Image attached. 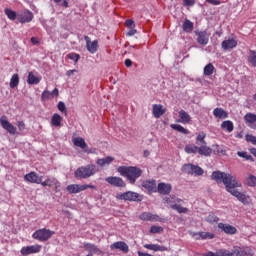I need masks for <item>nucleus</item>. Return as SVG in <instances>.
I'll list each match as a JSON object with an SVG mask.
<instances>
[{
    "instance_id": "obj_1",
    "label": "nucleus",
    "mask_w": 256,
    "mask_h": 256,
    "mask_svg": "<svg viewBox=\"0 0 256 256\" xmlns=\"http://www.w3.org/2000/svg\"><path fill=\"white\" fill-rule=\"evenodd\" d=\"M211 178L216 181V183L222 182L223 185H225L227 193H230V195L236 197L240 203L243 205H251V196L237 190L243 187V184L237 179V177L231 175L230 173L214 171Z\"/></svg>"
},
{
    "instance_id": "obj_2",
    "label": "nucleus",
    "mask_w": 256,
    "mask_h": 256,
    "mask_svg": "<svg viewBox=\"0 0 256 256\" xmlns=\"http://www.w3.org/2000/svg\"><path fill=\"white\" fill-rule=\"evenodd\" d=\"M118 173H120L122 177H126L131 185H135L137 179L143 175V170L135 166H120L118 167Z\"/></svg>"
},
{
    "instance_id": "obj_3",
    "label": "nucleus",
    "mask_w": 256,
    "mask_h": 256,
    "mask_svg": "<svg viewBox=\"0 0 256 256\" xmlns=\"http://www.w3.org/2000/svg\"><path fill=\"white\" fill-rule=\"evenodd\" d=\"M99 169L95 164H88L86 166H81L74 172L76 179H89L93 177L95 173H98Z\"/></svg>"
},
{
    "instance_id": "obj_4",
    "label": "nucleus",
    "mask_w": 256,
    "mask_h": 256,
    "mask_svg": "<svg viewBox=\"0 0 256 256\" xmlns=\"http://www.w3.org/2000/svg\"><path fill=\"white\" fill-rule=\"evenodd\" d=\"M53 235H55L54 231L42 228V229L36 230L32 234V238L36 239L37 241H41L42 243H45V241H49V238L53 237Z\"/></svg>"
},
{
    "instance_id": "obj_5",
    "label": "nucleus",
    "mask_w": 256,
    "mask_h": 256,
    "mask_svg": "<svg viewBox=\"0 0 256 256\" xmlns=\"http://www.w3.org/2000/svg\"><path fill=\"white\" fill-rule=\"evenodd\" d=\"M182 172L186 173L187 175H195L196 177L201 176L203 175V173H205L203 171V168L192 163L184 164L182 166Z\"/></svg>"
},
{
    "instance_id": "obj_6",
    "label": "nucleus",
    "mask_w": 256,
    "mask_h": 256,
    "mask_svg": "<svg viewBox=\"0 0 256 256\" xmlns=\"http://www.w3.org/2000/svg\"><path fill=\"white\" fill-rule=\"evenodd\" d=\"M118 199L121 201H135L137 203L143 201V195L133 192V191H127L120 195H118Z\"/></svg>"
},
{
    "instance_id": "obj_7",
    "label": "nucleus",
    "mask_w": 256,
    "mask_h": 256,
    "mask_svg": "<svg viewBox=\"0 0 256 256\" xmlns=\"http://www.w3.org/2000/svg\"><path fill=\"white\" fill-rule=\"evenodd\" d=\"M0 125L2 129L7 131V133H9L10 135H17V127L9 122L7 116L3 115L0 117Z\"/></svg>"
},
{
    "instance_id": "obj_8",
    "label": "nucleus",
    "mask_w": 256,
    "mask_h": 256,
    "mask_svg": "<svg viewBox=\"0 0 256 256\" xmlns=\"http://www.w3.org/2000/svg\"><path fill=\"white\" fill-rule=\"evenodd\" d=\"M43 246L36 244L31 246H24L21 248L20 253L23 256L34 255L35 253H41V249Z\"/></svg>"
},
{
    "instance_id": "obj_9",
    "label": "nucleus",
    "mask_w": 256,
    "mask_h": 256,
    "mask_svg": "<svg viewBox=\"0 0 256 256\" xmlns=\"http://www.w3.org/2000/svg\"><path fill=\"white\" fill-rule=\"evenodd\" d=\"M17 21L22 24L31 23V21H33V12L26 10L17 14Z\"/></svg>"
},
{
    "instance_id": "obj_10",
    "label": "nucleus",
    "mask_w": 256,
    "mask_h": 256,
    "mask_svg": "<svg viewBox=\"0 0 256 256\" xmlns=\"http://www.w3.org/2000/svg\"><path fill=\"white\" fill-rule=\"evenodd\" d=\"M106 183H109V185H112V187H125V181L121 177L117 176H110L105 178Z\"/></svg>"
},
{
    "instance_id": "obj_11",
    "label": "nucleus",
    "mask_w": 256,
    "mask_h": 256,
    "mask_svg": "<svg viewBox=\"0 0 256 256\" xmlns=\"http://www.w3.org/2000/svg\"><path fill=\"white\" fill-rule=\"evenodd\" d=\"M196 41L199 45H207L209 43V34L207 31H195Z\"/></svg>"
},
{
    "instance_id": "obj_12",
    "label": "nucleus",
    "mask_w": 256,
    "mask_h": 256,
    "mask_svg": "<svg viewBox=\"0 0 256 256\" xmlns=\"http://www.w3.org/2000/svg\"><path fill=\"white\" fill-rule=\"evenodd\" d=\"M25 181L28 183H35L36 185H41V181H43V176L37 175L35 172H30L24 176Z\"/></svg>"
},
{
    "instance_id": "obj_13",
    "label": "nucleus",
    "mask_w": 256,
    "mask_h": 256,
    "mask_svg": "<svg viewBox=\"0 0 256 256\" xmlns=\"http://www.w3.org/2000/svg\"><path fill=\"white\" fill-rule=\"evenodd\" d=\"M84 249L91 255H103V251L94 243H84Z\"/></svg>"
},
{
    "instance_id": "obj_14",
    "label": "nucleus",
    "mask_w": 256,
    "mask_h": 256,
    "mask_svg": "<svg viewBox=\"0 0 256 256\" xmlns=\"http://www.w3.org/2000/svg\"><path fill=\"white\" fill-rule=\"evenodd\" d=\"M86 41V48L88 49L89 53L95 54L97 49H99V41L94 40L91 42V38L89 36H85Z\"/></svg>"
},
{
    "instance_id": "obj_15",
    "label": "nucleus",
    "mask_w": 256,
    "mask_h": 256,
    "mask_svg": "<svg viewBox=\"0 0 256 256\" xmlns=\"http://www.w3.org/2000/svg\"><path fill=\"white\" fill-rule=\"evenodd\" d=\"M172 189H173V187L171 186V184L161 182L158 184L156 191H158V193H160V195H169V193H171Z\"/></svg>"
},
{
    "instance_id": "obj_16",
    "label": "nucleus",
    "mask_w": 256,
    "mask_h": 256,
    "mask_svg": "<svg viewBox=\"0 0 256 256\" xmlns=\"http://www.w3.org/2000/svg\"><path fill=\"white\" fill-rule=\"evenodd\" d=\"M142 187L149 193H157V182L155 180H146L142 182Z\"/></svg>"
},
{
    "instance_id": "obj_17",
    "label": "nucleus",
    "mask_w": 256,
    "mask_h": 256,
    "mask_svg": "<svg viewBox=\"0 0 256 256\" xmlns=\"http://www.w3.org/2000/svg\"><path fill=\"white\" fill-rule=\"evenodd\" d=\"M110 249H119L122 253H129V245L123 241L114 242L110 245Z\"/></svg>"
},
{
    "instance_id": "obj_18",
    "label": "nucleus",
    "mask_w": 256,
    "mask_h": 256,
    "mask_svg": "<svg viewBox=\"0 0 256 256\" xmlns=\"http://www.w3.org/2000/svg\"><path fill=\"white\" fill-rule=\"evenodd\" d=\"M218 228L221 229V231H224L227 235H235V233H237V228L229 224L219 223Z\"/></svg>"
},
{
    "instance_id": "obj_19",
    "label": "nucleus",
    "mask_w": 256,
    "mask_h": 256,
    "mask_svg": "<svg viewBox=\"0 0 256 256\" xmlns=\"http://www.w3.org/2000/svg\"><path fill=\"white\" fill-rule=\"evenodd\" d=\"M198 153L199 155H203L204 157H211L213 149L207 146V144H200L198 145Z\"/></svg>"
},
{
    "instance_id": "obj_20",
    "label": "nucleus",
    "mask_w": 256,
    "mask_h": 256,
    "mask_svg": "<svg viewBox=\"0 0 256 256\" xmlns=\"http://www.w3.org/2000/svg\"><path fill=\"white\" fill-rule=\"evenodd\" d=\"M42 187H60L59 181L54 177H48L45 181L41 180Z\"/></svg>"
},
{
    "instance_id": "obj_21",
    "label": "nucleus",
    "mask_w": 256,
    "mask_h": 256,
    "mask_svg": "<svg viewBox=\"0 0 256 256\" xmlns=\"http://www.w3.org/2000/svg\"><path fill=\"white\" fill-rule=\"evenodd\" d=\"M27 83L28 85H39L41 83V76L34 72H29L28 73V78H27Z\"/></svg>"
},
{
    "instance_id": "obj_22",
    "label": "nucleus",
    "mask_w": 256,
    "mask_h": 256,
    "mask_svg": "<svg viewBox=\"0 0 256 256\" xmlns=\"http://www.w3.org/2000/svg\"><path fill=\"white\" fill-rule=\"evenodd\" d=\"M142 221H161L159 215H155L149 212H144L140 215Z\"/></svg>"
},
{
    "instance_id": "obj_23",
    "label": "nucleus",
    "mask_w": 256,
    "mask_h": 256,
    "mask_svg": "<svg viewBox=\"0 0 256 256\" xmlns=\"http://www.w3.org/2000/svg\"><path fill=\"white\" fill-rule=\"evenodd\" d=\"M235 47H237V40L234 38L224 40L222 42V49H224L225 51L229 49H235Z\"/></svg>"
},
{
    "instance_id": "obj_24",
    "label": "nucleus",
    "mask_w": 256,
    "mask_h": 256,
    "mask_svg": "<svg viewBox=\"0 0 256 256\" xmlns=\"http://www.w3.org/2000/svg\"><path fill=\"white\" fill-rule=\"evenodd\" d=\"M53 97H59V89L55 88L52 92H49V90H45L42 93V100L43 101L53 99Z\"/></svg>"
},
{
    "instance_id": "obj_25",
    "label": "nucleus",
    "mask_w": 256,
    "mask_h": 256,
    "mask_svg": "<svg viewBox=\"0 0 256 256\" xmlns=\"http://www.w3.org/2000/svg\"><path fill=\"white\" fill-rule=\"evenodd\" d=\"M144 248L149 249L150 251H169V247L159 244H145Z\"/></svg>"
},
{
    "instance_id": "obj_26",
    "label": "nucleus",
    "mask_w": 256,
    "mask_h": 256,
    "mask_svg": "<svg viewBox=\"0 0 256 256\" xmlns=\"http://www.w3.org/2000/svg\"><path fill=\"white\" fill-rule=\"evenodd\" d=\"M213 115L216 119H227V117H229V113H227L223 108H215L213 110Z\"/></svg>"
},
{
    "instance_id": "obj_27",
    "label": "nucleus",
    "mask_w": 256,
    "mask_h": 256,
    "mask_svg": "<svg viewBox=\"0 0 256 256\" xmlns=\"http://www.w3.org/2000/svg\"><path fill=\"white\" fill-rule=\"evenodd\" d=\"M234 256H253V252L249 248L241 249L234 247Z\"/></svg>"
},
{
    "instance_id": "obj_28",
    "label": "nucleus",
    "mask_w": 256,
    "mask_h": 256,
    "mask_svg": "<svg viewBox=\"0 0 256 256\" xmlns=\"http://www.w3.org/2000/svg\"><path fill=\"white\" fill-rule=\"evenodd\" d=\"M153 115L156 119H159L162 115H165V109H163V105L154 104L153 105Z\"/></svg>"
},
{
    "instance_id": "obj_29",
    "label": "nucleus",
    "mask_w": 256,
    "mask_h": 256,
    "mask_svg": "<svg viewBox=\"0 0 256 256\" xmlns=\"http://www.w3.org/2000/svg\"><path fill=\"white\" fill-rule=\"evenodd\" d=\"M113 161H115V158L108 156L106 158H100L96 161V164L99 167H107V165H111V163H113Z\"/></svg>"
},
{
    "instance_id": "obj_30",
    "label": "nucleus",
    "mask_w": 256,
    "mask_h": 256,
    "mask_svg": "<svg viewBox=\"0 0 256 256\" xmlns=\"http://www.w3.org/2000/svg\"><path fill=\"white\" fill-rule=\"evenodd\" d=\"M66 191H68L71 194L81 193V191H83V185H79V184L68 185L66 187Z\"/></svg>"
},
{
    "instance_id": "obj_31",
    "label": "nucleus",
    "mask_w": 256,
    "mask_h": 256,
    "mask_svg": "<svg viewBox=\"0 0 256 256\" xmlns=\"http://www.w3.org/2000/svg\"><path fill=\"white\" fill-rule=\"evenodd\" d=\"M180 123H191V116L185 110L179 111Z\"/></svg>"
},
{
    "instance_id": "obj_32",
    "label": "nucleus",
    "mask_w": 256,
    "mask_h": 256,
    "mask_svg": "<svg viewBox=\"0 0 256 256\" xmlns=\"http://www.w3.org/2000/svg\"><path fill=\"white\" fill-rule=\"evenodd\" d=\"M221 129H223V131H227L228 133H232V131L235 129V126L233 125L231 120H226L222 122Z\"/></svg>"
},
{
    "instance_id": "obj_33",
    "label": "nucleus",
    "mask_w": 256,
    "mask_h": 256,
    "mask_svg": "<svg viewBox=\"0 0 256 256\" xmlns=\"http://www.w3.org/2000/svg\"><path fill=\"white\" fill-rule=\"evenodd\" d=\"M61 121H63V117L58 113H55L51 118V125H53V127H61Z\"/></svg>"
},
{
    "instance_id": "obj_34",
    "label": "nucleus",
    "mask_w": 256,
    "mask_h": 256,
    "mask_svg": "<svg viewBox=\"0 0 256 256\" xmlns=\"http://www.w3.org/2000/svg\"><path fill=\"white\" fill-rule=\"evenodd\" d=\"M164 203H167L171 207V205H177V203H183V200L176 198L175 196H168L164 198Z\"/></svg>"
},
{
    "instance_id": "obj_35",
    "label": "nucleus",
    "mask_w": 256,
    "mask_h": 256,
    "mask_svg": "<svg viewBox=\"0 0 256 256\" xmlns=\"http://www.w3.org/2000/svg\"><path fill=\"white\" fill-rule=\"evenodd\" d=\"M73 143L76 147H80V149H87V143L82 137L74 138Z\"/></svg>"
},
{
    "instance_id": "obj_36",
    "label": "nucleus",
    "mask_w": 256,
    "mask_h": 256,
    "mask_svg": "<svg viewBox=\"0 0 256 256\" xmlns=\"http://www.w3.org/2000/svg\"><path fill=\"white\" fill-rule=\"evenodd\" d=\"M171 129H174V131H178V133H182L183 135H189V130H187L185 127L179 125V124H171Z\"/></svg>"
},
{
    "instance_id": "obj_37",
    "label": "nucleus",
    "mask_w": 256,
    "mask_h": 256,
    "mask_svg": "<svg viewBox=\"0 0 256 256\" xmlns=\"http://www.w3.org/2000/svg\"><path fill=\"white\" fill-rule=\"evenodd\" d=\"M184 151L188 154H196L199 153V146H196L195 144H189L185 146Z\"/></svg>"
},
{
    "instance_id": "obj_38",
    "label": "nucleus",
    "mask_w": 256,
    "mask_h": 256,
    "mask_svg": "<svg viewBox=\"0 0 256 256\" xmlns=\"http://www.w3.org/2000/svg\"><path fill=\"white\" fill-rule=\"evenodd\" d=\"M182 29L185 33H191V31H193V22H191L189 19H186L182 25Z\"/></svg>"
},
{
    "instance_id": "obj_39",
    "label": "nucleus",
    "mask_w": 256,
    "mask_h": 256,
    "mask_svg": "<svg viewBox=\"0 0 256 256\" xmlns=\"http://www.w3.org/2000/svg\"><path fill=\"white\" fill-rule=\"evenodd\" d=\"M245 185H248V187H256V177L253 176V174H250L246 179L244 180Z\"/></svg>"
},
{
    "instance_id": "obj_40",
    "label": "nucleus",
    "mask_w": 256,
    "mask_h": 256,
    "mask_svg": "<svg viewBox=\"0 0 256 256\" xmlns=\"http://www.w3.org/2000/svg\"><path fill=\"white\" fill-rule=\"evenodd\" d=\"M4 13L10 21H15V19H17V13L11 8H5Z\"/></svg>"
},
{
    "instance_id": "obj_41",
    "label": "nucleus",
    "mask_w": 256,
    "mask_h": 256,
    "mask_svg": "<svg viewBox=\"0 0 256 256\" xmlns=\"http://www.w3.org/2000/svg\"><path fill=\"white\" fill-rule=\"evenodd\" d=\"M206 137L207 134H205V132H200L196 138V145H207V142L205 141Z\"/></svg>"
},
{
    "instance_id": "obj_42",
    "label": "nucleus",
    "mask_w": 256,
    "mask_h": 256,
    "mask_svg": "<svg viewBox=\"0 0 256 256\" xmlns=\"http://www.w3.org/2000/svg\"><path fill=\"white\" fill-rule=\"evenodd\" d=\"M171 209L177 211L178 213H189V208H185L180 204H171Z\"/></svg>"
},
{
    "instance_id": "obj_43",
    "label": "nucleus",
    "mask_w": 256,
    "mask_h": 256,
    "mask_svg": "<svg viewBox=\"0 0 256 256\" xmlns=\"http://www.w3.org/2000/svg\"><path fill=\"white\" fill-rule=\"evenodd\" d=\"M10 88L15 89L19 85V74H13V76L10 79Z\"/></svg>"
},
{
    "instance_id": "obj_44",
    "label": "nucleus",
    "mask_w": 256,
    "mask_h": 256,
    "mask_svg": "<svg viewBox=\"0 0 256 256\" xmlns=\"http://www.w3.org/2000/svg\"><path fill=\"white\" fill-rule=\"evenodd\" d=\"M218 256H235L234 249L232 251L227 249H218Z\"/></svg>"
},
{
    "instance_id": "obj_45",
    "label": "nucleus",
    "mask_w": 256,
    "mask_h": 256,
    "mask_svg": "<svg viewBox=\"0 0 256 256\" xmlns=\"http://www.w3.org/2000/svg\"><path fill=\"white\" fill-rule=\"evenodd\" d=\"M244 120L246 123H256V115L253 113H247L244 116Z\"/></svg>"
},
{
    "instance_id": "obj_46",
    "label": "nucleus",
    "mask_w": 256,
    "mask_h": 256,
    "mask_svg": "<svg viewBox=\"0 0 256 256\" xmlns=\"http://www.w3.org/2000/svg\"><path fill=\"white\" fill-rule=\"evenodd\" d=\"M57 107H58V110L61 113H64V115L67 117V106L65 105V102H63V101L58 102Z\"/></svg>"
},
{
    "instance_id": "obj_47",
    "label": "nucleus",
    "mask_w": 256,
    "mask_h": 256,
    "mask_svg": "<svg viewBox=\"0 0 256 256\" xmlns=\"http://www.w3.org/2000/svg\"><path fill=\"white\" fill-rule=\"evenodd\" d=\"M248 61H249V63H251L252 65H256V51L250 50V54H249V57H248Z\"/></svg>"
},
{
    "instance_id": "obj_48",
    "label": "nucleus",
    "mask_w": 256,
    "mask_h": 256,
    "mask_svg": "<svg viewBox=\"0 0 256 256\" xmlns=\"http://www.w3.org/2000/svg\"><path fill=\"white\" fill-rule=\"evenodd\" d=\"M213 71H215V67L213 65H206L204 67V75H213Z\"/></svg>"
},
{
    "instance_id": "obj_49",
    "label": "nucleus",
    "mask_w": 256,
    "mask_h": 256,
    "mask_svg": "<svg viewBox=\"0 0 256 256\" xmlns=\"http://www.w3.org/2000/svg\"><path fill=\"white\" fill-rule=\"evenodd\" d=\"M206 221H208V223H217V221H219V217H217L214 213H210L207 216Z\"/></svg>"
},
{
    "instance_id": "obj_50",
    "label": "nucleus",
    "mask_w": 256,
    "mask_h": 256,
    "mask_svg": "<svg viewBox=\"0 0 256 256\" xmlns=\"http://www.w3.org/2000/svg\"><path fill=\"white\" fill-rule=\"evenodd\" d=\"M201 239H215V234L209 232H200Z\"/></svg>"
},
{
    "instance_id": "obj_51",
    "label": "nucleus",
    "mask_w": 256,
    "mask_h": 256,
    "mask_svg": "<svg viewBox=\"0 0 256 256\" xmlns=\"http://www.w3.org/2000/svg\"><path fill=\"white\" fill-rule=\"evenodd\" d=\"M238 157L246 159V161H253V156L249 155L247 152H237Z\"/></svg>"
},
{
    "instance_id": "obj_52",
    "label": "nucleus",
    "mask_w": 256,
    "mask_h": 256,
    "mask_svg": "<svg viewBox=\"0 0 256 256\" xmlns=\"http://www.w3.org/2000/svg\"><path fill=\"white\" fill-rule=\"evenodd\" d=\"M245 139H246L247 143H252V145H256V136H253L251 134H247L245 136Z\"/></svg>"
},
{
    "instance_id": "obj_53",
    "label": "nucleus",
    "mask_w": 256,
    "mask_h": 256,
    "mask_svg": "<svg viewBox=\"0 0 256 256\" xmlns=\"http://www.w3.org/2000/svg\"><path fill=\"white\" fill-rule=\"evenodd\" d=\"M68 59H71V61H74V63H77V61L81 59V56H79V54L77 53H70L68 54Z\"/></svg>"
},
{
    "instance_id": "obj_54",
    "label": "nucleus",
    "mask_w": 256,
    "mask_h": 256,
    "mask_svg": "<svg viewBox=\"0 0 256 256\" xmlns=\"http://www.w3.org/2000/svg\"><path fill=\"white\" fill-rule=\"evenodd\" d=\"M150 233H163V227H161V226H151Z\"/></svg>"
},
{
    "instance_id": "obj_55",
    "label": "nucleus",
    "mask_w": 256,
    "mask_h": 256,
    "mask_svg": "<svg viewBox=\"0 0 256 256\" xmlns=\"http://www.w3.org/2000/svg\"><path fill=\"white\" fill-rule=\"evenodd\" d=\"M195 3H196V0H183L184 7H193Z\"/></svg>"
},
{
    "instance_id": "obj_56",
    "label": "nucleus",
    "mask_w": 256,
    "mask_h": 256,
    "mask_svg": "<svg viewBox=\"0 0 256 256\" xmlns=\"http://www.w3.org/2000/svg\"><path fill=\"white\" fill-rule=\"evenodd\" d=\"M125 25L129 29H133L135 27V22L132 19H128L126 20Z\"/></svg>"
},
{
    "instance_id": "obj_57",
    "label": "nucleus",
    "mask_w": 256,
    "mask_h": 256,
    "mask_svg": "<svg viewBox=\"0 0 256 256\" xmlns=\"http://www.w3.org/2000/svg\"><path fill=\"white\" fill-rule=\"evenodd\" d=\"M17 127H18L19 131H25V122L18 121L17 122Z\"/></svg>"
},
{
    "instance_id": "obj_58",
    "label": "nucleus",
    "mask_w": 256,
    "mask_h": 256,
    "mask_svg": "<svg viewBox=\"0 0 256 256\" xmlns=\"http://www.w3.org/2000/svg\"><path fill=\"white\" fill-rule=\"evenodd\" d=\"M86 189H97V187L91 184L82 185V191H86Z\"/></svg>"
},
{
    "instance_id": "obj_59",
    "label": "nucleus",
    "mask_w": 256,
    "mask_h": 256,
    "mask_svg": "<svg viewBox=\"0 0 256 256\" xmlns=\"http://www.w3.org/2000/svg\"><path fill=\"white\" fill-rule=\"evenodd\" d=\"M192 237H194L196 241H199V239H201V232L192 233Z\"/></svg>"
},
{
    "instance_id": "obj_60",
    "label": "nucleus",
    "mask_w": 256,
    "mask_h": 256,
    "mask_svg": "<svg viewBox=\"0 0 256 256\" xmlns=\"http://www.w3.org/2000/svg\"><path fill=\"white\" fill-rule=\"evenodd\" d=\"M202 256H219V252L218 250L216 251V253L209 251L208 253L202 254Z\"/></svg>"
},
{
    "instance_id": "obj_61",
    "label": "nucleus",
    "mask_w": 256,
    "mask_h": 256,
    "mask_svg": "<svg viewBox=\"0 0 256 256\" xmlns=\"http://www.w3.org/2000/svg\"><path fill=\"white\" fill-rule=\"evenodd\" d=\"M206 3H210V5H219L221 1L219 0H206Z\"/></svg>"
},
{
    "instance_id": "obj_62",
    "label": "nucleus",
    "mask_w": 256,
    "mask_h": 256,
    "mask_svg": "<svg viewBox=\"0 0 256 256\" xmlns=\"http://www.w3.org/2000/svg\"><path fill=\"white\" fill-rule=\"evenodd\" d=\"M136 33H137V30H135V28H131V29L128 31L127 35H128L129 37H133V35H135Z\"/></svg>"
},
{
    "instance_id": "obj_63",
    "label": "nucleus",
    "mask_w": 256,
    "mask_h": 256,
    "mask_svg": "<svg viewBox=\"0 0 256 256\" xmlns=\"http://www.w3.org/2000/svg\"><path fill=\"white\" fill-rule=\"evenodd\" d=\"M78 71L76 70V69H73V70H68L67 72H66V75L68 76V77H71V75H75V73H77Z\"/></svg>"
},
{
    "instance_id": "obj_64",
    "label": "nucleus",
    "mask_w": 256,
    "mask_h": 256,
    "mask_svg": "<svg viewBox=\"0 0 256 256\" xmlns=\"http://www.w3.org/2000/svg\"><path fill=\"white\" fill-rule=\"evenodd\" d=\"M31 43H32L33 45H39V38H37V37H32V38H31Z\"/></svg>"
}]
</instances>
